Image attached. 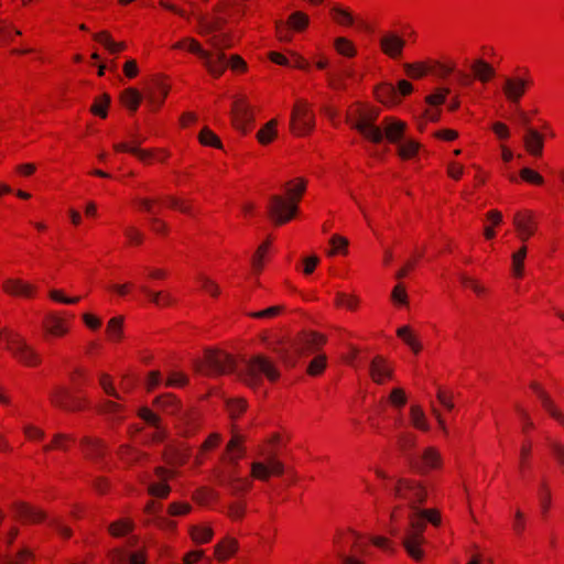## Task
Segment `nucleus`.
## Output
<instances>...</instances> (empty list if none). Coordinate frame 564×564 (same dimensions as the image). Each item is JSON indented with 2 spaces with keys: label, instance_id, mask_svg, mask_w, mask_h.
I'll return each instance as SVG.
<instances>
[{
  "label": "nucleus",
  "instance_id": "obj_39",
  "mask_svg": "<svg viewBox=\"0 0 564 564\" xmlns=\"http://www.w3.org/2000/svg\"><path fill=\"white\" fill-rule=\"evenodd\" d=\"M278 137V119L269 120L258 132L257 141L262 145L272 143Z\"/></svg>",
  "mask_w": 564,
  "mask_h": 564
},
{
  "label": "nucleus",
  "instance_id": "obj_14",
  "mask_svg": "<svg viewBox=\"0 0 564 564\" xmlns=\"http://www.w3.org/2000/svg\"><path fill=\"white\" fill-rule=\"evenodd\" d=\"M2 291L9 296L32 299L36 294V286L20 278H7L2 282Z\"/></svg>",
  "mask_w": 564,
  "mask_h": 564
},
{
  "label": "nucleus",
  "instance_id": "obj_26",
  "mask_svg": "<svg viewBox=\"0 0 564 564\" xmlns=\"http://www.w3.org/2000/svg\"><path fill=\"white\" fill-rule=\"evenodd\" d=\"M424 543V538H420L417 534L405 533L402 545L405 549L408 555L414 561H422L424 558V550L422 545Z\"/></svg>",
  "mask_w": 564,
  "mask_h": 564
},
{
  "label": "nucleus",
  "instance_id": "obj_10",
  "mask_svg": "<svg viewBox=\"0 0 564 564\" xmlns=\"http://www.w3.org/2000/svg\"><path fill=\"white\" fill-rule=\"evenodd\" d=\"M284 473V464L275 456L251 464L250 475L253 479L268 481L272 476L280 477Z\"/></svg>",
  "mask_w": 564,
  "mask_h": 564
},
{
  "label": "nucleus",
  "instance_id": "obj_53",
  "mask_svg": "<svg viewBox=\"0 0 564 564\" xmlns=\"http://www.w3.org/2000/svg\"><path fill=\"white\" fill-rule=\"evenodd\" d=\"M17 358L29 367H36L41 364L40 355L26 345L21 352L17 356Z\"/></svg>",
  "mask_w": 564,
  "mask_h": 564
},
{
  "label": "nucleus",
  "instance_id": "obj_40",
  "mask_svg": "<svg viewBox=\"0 0 564 564\" xmlns=\"http://www.w3.org/2000/svg\"><path fill=\"white\" fill-rule=\"evenodd\" d=\"M460 284L470 290L474 295L480 297L485 296L488 293V289L485 286V284L476 276L462 273L459 275Z\"/></svg>",
  "mask_w": 564,
  "mask_h": 564
},
{
  "label": "nucleus",
  "instance_id": "obj_32",
  "mask_svg": "<svg viewBox=\"0 0 564 564\" xmlns=\"http://www.w3.org/2000/svg\"><path fill=\"white\" fill-rule=\"evenodd\" d=\"M409 419L414 429L423 432L430 431L431 425L422 405L412 404L409 409Z\"/></svg>",
  "mask_w": 564,
  "mask_h": 564
},
{
  "label": "nucleus",
  "instance_id": "obj_11",
  "mask_svg": "<svg viewBox=\"0 0 564 564\" xmlns=\"http://www.w3.org/2000/svg\"><path fill=\"white\" fill-rule=\"evenodd\" d=\"M379 128L381 142L387 140L388 143L395 145L406 138L408 123L397 117L383 118Z\"/></svg>",
  "mask_w": 564,
  "mask_h": 564
},
{
  "label": "nucleus",
  "instance_id": "obj_48",
  "mask_svg": "<svg viewBox=\"0 0 564 564\" xmlns=\"http://www.w3.org/2000/svg\"><path fill=\"white\" fill-rule=\"evenodd\" d=\"M198 142L203 147H210L215 149H223V142L219 137L208 127L202 128L198 133Z\"/></svg>",
  "mask_w": 564,
  "mask_h": 564
},
{
  "label": "nucleus",
  "instance_id": "obj_37",
  "mask_svg": "<svg viewBox=\"0 0 564 564\" xmlns=\"http://www.w3.org/2000/svg\"><path fill=\"white\" fill-rule=\"evenodd\" d=\"M360 303V297L351 292H337L335 295V305L350 312L357 311Z\"/></svg>",
  "mask_w": 564,
  "mask_h": 564
},
{
  "label": "nucleus",
  "instance_id": "obj_34",
  "mask_svg": "<svg viewBox=\"0 0 564 564\" xmlns=\"http://www.w3.org/2000/svg\"><path fill=\"white\" fill-rule=\"evenodd\" d=\"M470 68L475 77L481 83H488L496 75L495 68L481 58L475 59Z\"/></svg>",
  "mask_w": 564,
  "mask_h": 564
},
{
  "label": "nucleus",
  "instance_id": "obj_38",
  "mask_svg": "<svg viewBox=\"0 0 564 564\" xmlns=\"http://www.w3.org/2000/svg\"><path fill=\"white\" fill-rule=\"evenodd\" d=\"M243 438L240 435H234L226 447V459L231 464H237L242 457L245 448L242 446Z\"/></svg>",
  "mask_w": 564,
  "mask_h": 564
},
{
  "label": "nucleus",
  "instance_id": "obj_58",
  "mask_svg": "<svg viewBox=\"0 0 564 564\" xmlns=\"http://www.w3.org/2000/svg\"><path fill=\"white\" fill-rule=\"evenodd\" d=\"M327 365V357L323 354L315 356L307 367V373L310 376H319L323 373Z\"/></svg>",
  "mask_w": 564,
  "mask_h": 564
},
{
  "label": "nucleus",
  "instance_id": "obj_30",
  "mask_svg": "<svg viewBox=\"0 0 564 564\" xmlns=\"http://www.w3.org/2000/svg\"><path fill=\"white\" fill-rule=\"evenodd\" d=\"M198 33L206 35L219 31L226 24V19L212 18L208 14L197 17Z\"/></svg>",
  "mask_w": 564,
  "mask_h": 564
},
{
  "label": "nucleus",
  "instance_id": "obj_1",
  "mask_svg": "<svg viewBox=\"0 0 564 564\" xmlns=\"http://www.w3.org/2000/svg\"><path fill=\"white\" fill-rule=\"evenodd\" d=\"M347 535L351 540L350 552L338 553L339 564H367L366 558L371 555L369 543L384 551H393L392 541L386 536L370 535L366 538L355 530H349Z\"/></svg>",
  "mask_w": 564,
  "mask_h": 564
},
{
  "label": "nucleus",
  "instance_id": "obj_43",
  "mask_svg": "<svg viewBox=\"0 0 564 564\" xmlns=\"http://www.w3.org/2000/svg\"><path fill=\"white\" fill-rule=\"evenodd\" d=\"M487 225L484 227L482 234L486 240H492L496 237L495 227L502 223V214L497 209H491L486 214Z\"/></svg>",
  "mask_w": 564,
  "mask_h": 564
},
{
  "label": "nucleus",
  "instance_id": "obj_50",
  "mask_svg": "<svg viewBox=\"0 0 564 564\" xmlns=\"http://www.w3.org/2000/svg\"><path fill=\"white\" fill-rule=\"evenodd\" d=\"M334 48L339 55L354 57L357 54L355 44L347 37L339 36L334 40Z\"/></svg>",
  "mask_w": 564,
  "mask_h": 564
},
{
  "label": "nucleus",
  "instance_id": "obj_31",
  "mask_svg": "<svg viewBox=\"0 0 564 564\" xmlns=\"http://www.w3.org/2000/svg\"><path fill=\"white\" fill-rule=\"evenodd\" d=\"M305 189L306 181L302 177H296L285 184V195L283 197L299 206Z\"/></svg>",
  "mask_w": 564,
  "mask_h": 564
},
{
  "label": "nucleus",
  "instance_id": "obj_49",
  "mask_svg": "<svg viewBox=\"0 0 564 564\" xmlns=\"http://www.w3.org/2000/svg\"><path fill=\"white\" fill-rule=\"evenodd\" d=\"M200 289L210 297L217 299L221 295V288L219 283L209 275L203 274L199 276Z\"/></svg>",
  "mask_w": 564,
  "mask_h": 564
},
{
  "label": "nucleus",
  "instance_id": "obj_44",
  "mask_svg": "<svg viewBox=\"0 0 564 564\" xmlns=\"http://www.w3.org/2000/svg\"><path fill=\"white\" fill-rule=\"evenodd\" d=\"M330 17L332 20L340 26L349 28L355 23V18L351 12L340 6L332 7Z\"/></svg>",
  "mask_w": 564,
  "mask_h": 564
},
{
  "label": "nucleus",
  "instance_id": "obj_47",
  "mask_svg": "<svg viewBox=\"0 0 564 564\" xmlns=\"http://www.w3.org/2000/svg\"><path fill=\"white\" fill-rule=\"evenodd\" d=\"M329 257L346 256L348 253L349 240L341 235H333L329 238Z\"/></svg>",
  "mask_w": 564,
  "mask_h": 564
},
{
  "label": "nucleus",
  "instance_id": "obj_36",
  "mask_svg": "<svg viewBox=\"0 0 564 564\" xmlns=\"http://www.w3.org/2000/svg\"><path fill=\"white\" fill-rule=\"evenodd\" d=\"M119 100L128 110L135 112L142 101V95L137 88L129 87L122 90Z\"/></svg>",
  "mask_w": 564,
  "mask_h": 564
},
{
  "label": "nucleus",
  "instance_id": "obj_55",
  "mask_svg": "<svg viewBox=\"0 0 564 564\" xmlns=\"http://www.w3.org/2000/svg\"><path fill=\"white\" fill-rule=\"evenodd\" d=\"M416 516L431 523L433 527H440L442 524V514L438 509H419L416 508Z\"/></svg>",
  "mask_w": 564,
  "mask_h": 564
},
{
  "label": "nucleus",
  "instance_id": "obj_27",
  "mask_svg": "<svg viewBox=\"0 0 564 564\" xmlns=\"http://www.w3.org/2000/svg\"><path fill=\"white\" fill-rule=\"evenodd\" d=\"M443 464V458L440 451L435 447H426L421 454V473H427L429 470L440 469Z\"/></svg>",
  "mask_w": 564,
  "mask_h": 564
},
{
  "label": "nucleus",
  "instance_id": "obj_2",
  "mask_svg": "<svg viewBox=\"0 0 564 564\" xmlns=\"http://www.w3.org/2000/svg\"><path fill=\"white\" fill-rule=\"evenodd\" d=\"M261 376L270 381H276L280 372L272 360L263 355H254L243 361L238 372L240 380L248 387L257 388L261 384Z\"/></svg>",
  "mask_w": 564,
  "mask_h": 564
},
{
  "label": "nucleus",
  "instance_id": "obj_62",
  "mask_svg": "<svg viewBox=\"0 0 564 564\" xmlns=\"http://www.w3.org/2000/svg\"><path fill=\"white\" fill-rule=\"evenodd\" d=\"M141 290L150 297L151 302L158 306H165L171 304V297L167 293L161 291H151L147 286H142Z\"/></svg>",
  "mask_w": 564,
  "mask_h": 564
},
{
  "label": "nucleus",
  "instance_id": "obj_52",
  "mask_svg": "<svg viewBox=\"0 0 564 564\" xmlns=\"http://www.w3.org/2000/svg\"><path fill=\"white\" fill-rule=\"evenodd\" d=\"M465 165L454 159H448L446 162V175L454 182H459L465 175Z\"/></svg>",
  "mask_w": 564,
  "mask_h": 564
},
{
  "label": "nucleus",
  "instance_id": "obj_46",
  "mask_svg": "<svg viewBox=\"0 0 564 564\" xmlns=\"http://www.w3.org/2000/svg\"><path fill=\"white\" fill-rule=\"evenodd\" d=\"M110 102V96L108 94H101L94 99L90 106V112L94 116L105 119L108 116Z\"/></svg>",
  "mask_w": 564,
  "mask_h": 564
},
{
  "label": "nucleus",
  "instance_id": "obj_33",
  "mask_svg": "<svg viewBox=\"0 0 564 564\" xmlns=\"http://www.w3.org/2000/svg\"><path fill=\"white\" fill-rule=\"evenodd\" d=\"M18 517L29 523H37L45 519V512L36 507L28 503H19L17 506Z\"/></svg>",
  "mask_w": 564,
  "mask_h": 564
},
{
  "label": "nucleus",
  "instance_id": "obj_8",
  "mask_svg": "<svg viewBox=\"0 0 564 564\" xmlns=\"http://www.w3.org/2000/svg\"><path fill=\"white\" fill-rule=\"evenodd\" d=\"M268 213L275 226H282L296 217L299 206L283 196L276 195L270 199Z\"/></svg>",
  "mask_w": 564,
  "mask_h": 564
},
{
  "label": "nucleus",
  "instance_id": "obj_64",
  "mask_svg": "<svg viewBox=\"0 0 564 564\" xmlns=\"http://www.w3.org/2000/svg\"><path fill=\"white\" fill-rule=\"evenodd\" d=\"M23 434L29 441H42L44 438V431L36 424L25 423L22 426Z\"/></svg>",
  "mask_w": 564,
  "mask_h": 564
},
{
  "label": "nucleus",
  "instance_id": "obj_15",
  "mask_svg": "<svg viewBox=\"0 0 564 564\" xmlns=\"http://www.w3.org/2000/svg\"><path fill=\"white\" fill-rule=\"evenodd\" d=\"M369 377L377 384H383L393 377V368L389 360L381 356H375L369 365Z\"/></svg>",
  "mask_w": 564,
  "mask_h": 564
},
{
  "label": "nucleus",
  "instance_id": "obj_25",
  "mask_svg": "<svg viewBox=\"0 0 564 564\" xmlns=\"http://www.w3.org/2000/svg\"><path fill=\"white\" fill-rule=\"evenodd\" d=\"M375 96L379 102L388 107L400 105L401 97L392 84L383 83L376 87Z\"/></svg>",
  "mask_w": 564,
  "mask_h": 564
},
{
  "label": "nucleus",
  "instance_id": "obj_6",
  "mask_svg": "<svg viewBox=\"0 0 564 564\" xmlns=\"http://www.w3.org/2000/svg\"><path fill=\"white\" fill-rule=\"evenodd\" d=\"M394 495L397 498L406 500L411 503V508L415 510L417 505L424 503L429 491L424 482L410 479L399 478L394 486Z\"/></svg>",
  "mask_w": 564,
  "mask_h": 564
},
{
  "label": "nucleus",
  "instance_id": "obj_60",
  "mask_svg": "<svg viewBox=\"0 0 564 564\" xmlns=\"http://www.w3.org/2000/svg\"><path fill=\"white\" fill-rule=\"evenodd\" d=\"M519 175L522 181H524L529 184L536 185V186H541L544 184V177L539 172H536L530 167L521 169L519 172Z\"/></svg>",
  "mask_w": 564,
  "mask_h": 564
},
{
  "label": "nucleus",
  "instance_id": "obj_45",
  "mask_svg": "<svg viewBox=\"0 0 564 564\" xmlns=\"http://www.w3.org/2000/svg\"><path fill=\"white\" fill-rule=\"evenodd\" d=\"M405 74L412 79H420L432 70L431 64L425 62L406 63L403 65Z\"/></svg>",
  "mask_w": 564,
  "mask_h": 564
},
{
  "label": "nucleus",
  "instance_id": "obj_41",
  "mask_svg": "<svg viewBox=\"0 0 564 564\" xmlns=\"http://www.w3.org/2000/svg\"><path fill=\"white\" fill-rule=\"evenodd\" d=\"M528 248L525 245L511 254V272L516 279H521L524 274V260L527 258Z\"/></svg>",
  "mask_w": 564,
  "mask_h": 564
},
{
  "label": "nucleus",
  "instance_id": "obj_51",
  "mask_svg": "<svg viewBox=\"0 0 564 564\" xmlns=\"http://www.w3.org/2000/svg\"><path fill=\"white\" fill-rule=\"evenodd\" d=\"M220 440H221V437H220V435L218 433L210 434L206 438V441L202 444L197 455L195 456V464L196 465H200L203 463L204 455L207 452H210L214 448H216L219 445Z\"/></svg>",
  "mask_w": 564,
  "mask_h": 564
},
{
  "label": "nucleus",
  "instance_id": "obj_61",
  "mask_svg": "<svg viewBox=\"0 0 564 564\" xmlns=\"http://www.w3.org/2000/svg\"><path fill=\"white\" fill-rule=\"evenodd\" d=\"M126 558L129 560V564H144L145 562V555L142 551L127 554L124 551L118 550L113 553V560H118V562Z\"/></svg>",
  "mask_w": 564,
  "mask_h": 564
},
{
  "label": "nucleus",
  "instance_id": "obj_9",
  "mask_svg": "<svg viewBox=\"0 0 564 564\" xmlns=\"http://www.w3.org/2000/svg\"><path fill=\"white\" fill-rule=\"evenodd\" d=\"M512 225L514 232L522 245H525L538 230L535 215L530 209H520L513 214Z\"/></svg>",
  "mask_w": 564,
  "mask_h": 564
},
{
  "label": "nucleus",
  "instance_id": "obj_28",
  "mask_svg": "<svg viewBox=\"0 0 564 564\" xmlns=\"http://www.w3.org/2000/svg\"><path fill=\"white\" fill-rule=\"evenodd\" d=\"M106 336L110 343L118 344L124 338V317L121 315L111 317L106 325Z\"/></svg>",
  "mask_w": 564,
  "mask_h": 564
},
{
  "label": "nucleus",
  "instance_id": "obj_4",
  "mask_svg": "<svg viewBox=\"0 0 564 564\" xmlns=\"http://www.w3.org/2000/svg\"><path fill=\"white\" fill-rule=\"evenodd\" d=\"M379 116L377 108L355 106L348 111L349 123L367 140L372 143H381L380 128L375 122Z\"/></svg>",
  "mask_w": 564,
  "mask_h": 564
},
{
  "label": "nucleus",
  "instance_id": "obj_35",
  "mask_svg": "<svg viewBox=\"0 0 564 564\" xmlns=\"http://www.w3.org/2000/svg\"><path fill=\"white\" fill-rule=\"evenodd\" d=\"M310 17L303 11L292 12L286 21H283L290 30L295 33H303L310 25Z\"/></svg>",
  "mask_w": 564,
  "mask_h": 564
},
{
  "label": "nucleus",
  "instance_id": "obj_22",
  "mask_svg": "<svg viewBox=\"0 0 564 564\" xmlns=\"http://www.w3.org/2000/svg\"><path fill=\"white\" fill-rule=\"evenodd\" d=\"M523 145L528 154L540 158L544 150V135L536 129L529 128L523 135Z\"/></svg>",
  "mask_w": 564,
  "mask_h": 564
},
{
  "label": "nucleus",
  "instance_id": "obj_23",
  "mask_svg": "<svg viewBox=\"0 0 564 564\" xmlns=\"http://www.w3.org/2000/svg\"><path fill=\"white\" fill-rule=\"evenodd\" d=\"M239 550V542L236 538L226 535L214 547V556L218 562L228 561Z\"/></svg>",
  "mask_w": 564,
  "mask_h": 564
},
{
  "label": "nucleus",
  "instance_id": "obj_54",
  "mask_svg": "<svg viewBox=\"0 0 564 564\" xmlns=\"http://www.w3.org/2000/svg\"><path fill=\"white\" fill-rule=\"evenodd\" d=\"M391 301L394 305L400 307L409 306V294L406 288L399 283L391 291Z\"/></svg>",
  "mask_w": 564,
  "mask_h": 564
},
{
  "label": "nucleus",
  "instance_id": "obj_7",
  "mask_svg": "<svg viewBox=\"0 0 564 564\" xmlns=\"http://www.w3.org/2000/svg\"><path fill=\"white\" fill-rule=\"evenodd\" d=\"M326 341V335L316 330L304 329L292 339L291 349L295 356L304 357L321 350Z\"/></svg>",
  "mask_w": 564,
  "mask_h": 564
},
{
  "label": "nucleus",
  "instance_id": "obj_42",
  "mask_svg": "<svg viewBox=\"0 0 564 564\" xmlns=\"http://www.w3.org/2000/svg\"><path fill=\"white\" fill-rule=\"evenodd\" d=\"M214 535V530L208 524H198L189 528V536L196 544L208 543Z\"/></svg>",
  "mask_w": 564,
  "mask_h": 564
},
{
  "label": "nucleus",
  "instance_id": "obj_57",
  "mask_svg": "<svg viewBox=\"0 0 564 564\" xmlns=\"http://www.w3.org/2000/svg\"><path fill=\"white\" fill-rule=\"evenodd\" d=\"M129 246H140L144 241V234L135 226H129L123 231Z\"/></svg>",
  "mask_w": 564,
  "mask_h": 564
},
{
  "label": "nucleus",
  "instance_id": "obj_13",
  "mask_svg": "<svg viewBox=\"0 0 564 564\" xmlns=\"http://www.w3.org/2000/svg\"><path fill=\"white\" fill-rule=\"evenodd\" d=\"M381 52L391 59H400L405 47V40L394 31L386 32L379 40Z\"/></svg>",
  "mask_w": 564,
  "mask_h": 564
},
{
  "label": "nucleus",
  "instance_id": "obj_3",
  "mask_svg": "<svg viewBox=\"0 0 564 564\" xmlns=\"http://www.w3.org/2000/svg\"><path fill=\"white\" fill-rule=\"evenodd\" d=\"M193 368L202 375L221 376L234 370L235 359L223 349L206 348L200 357L193 360Z\"/></svg>",
  "mask_w": 564,
  "mask_h": 564
},
{
  "label": "nucleus",
  "instance_id": "obj_16",
  "mask_svg": "<svg viewBox=\"0 0 564 564\" xmlns=\"http://www.w3.org/2000/svg\"><path fill=\"white\" fill-rule=\"evenodd\" d=\"M231 118L235 128L246 131L253 121V109L245 99H237L232 104Z\"/></svg>",
  "mask_w": 564,
  "mask_h": 564
},
{
  "label": "nucleus",
  "instance_id": "obj_21",
  "mask_svg": "<svg viewBox=\"0 0 564 564\" xmlns=\"http://www.w3.org/2000/svg\"><path fill=\"white\" fill-rule=\"evenodd\" d=\"M397 337L409 347L414 355H419L423 350V344L411 325H402L395 329Z\"/></svg>",
  "mask_w": 564,
  "mask_h": 564
},
{
  "label": "nucleus",
  "instance_id": "obj_17",
  "mask_svg": "<svg viewBox=\"0 0 564 564\" xmlns=\"http://www.w3.org/2000/svg\"><path fill=\"white\" fill-rule=\"evenodd\" d=\"M46 334L53 338H62L68 335L69 324L65 317L57 313H50L43 322Z\"/></svg>",
  "mask_w": 564,
  "mask_h": 564
},
{
  "label": "nucleus",
  "instance_id": "obj_12",
  "mask_svg": "<svg viewBox=\"0 0 564 564\" xmlns=\"http://www.w3.org/2000/svg\"><path fill=\"white\" fill-rule=\"evenodd\" d=\"M530 80L521 75H511L503 78L501 86L502 94L507 101L517 105L525 95Z\"/></svg>",
  "mask_w": 564,
  "mask_h": 564
},
{
  "label": "nucleus",
  "instance_id": "obj_19",
  "mask_svg": "<svg viewBox=\"0 0 564 564\" xmlns=\"http://www.w3.org/2000/svg\"><path fill=\"white\" fill-rule=\"evenodd\" d=\"M199 58L203 61V65L206 70L214 77H219L226 69V55L224 52H210L204 50Z\"/></svg>",
  "mask_w": 564,
  "mask_h": 564
},
{
  "label": "nucleus",
  "instance_id": "obj_18",
  "mask_svg": "<svg viewBox=\"0 0 564 564\" xmlns=\"http://www.w3.org/2000/svg\"><path fill=\"white\" fill-rule=\"evenodd\" d=\"M152 83L156 89V93H151L148 96L149 105L154 109H159L163 106L165 98L171 90V84L167 80V76L160 74L152 78Z\"/></svg>",
  "mask_w": 564,
  "mask_h": 564
},
{
  "label": "nucleus",
  "instance_id": "obj_59",
  "mask_svg": "<svg viewBox=\"0 0 564 564\" xmlns=\"http://www.w3.org/2000/svg\"><path fill=\"white\" fill-rule=\"evenodd\" d=\"M132 530V522L127 519L118 520L109 525V532L112 536H123Z\"/></svg>",
  "mask_w": 564,
  "mask_h": 564
},
{
  "label": "nucleus",
  "instance_id": "obj_29",
  "mask_svg": "<svg viewBox=\"0 0 564 564\" xmlns=\"http://www.w3.org/2000/svg\"><path fill=\"white\" fill-rule=\"evenodd\" d=\"M0 340L3 341L4 348L15 357L28 345L18 334L8 329L0 332Z\"/></svg>",
  "mask_w": 564,
  "mask_h": 564
},
{
  "label": "nucleus",
  "instance_id": "obj_24",
  "mask_svg": "<svg viewBox=\"0 0 564 564\" xmlns=\"http://www.w3.org/2000/svg\"><path fill=\"white\" fill-rule=\"evenodd\" d=\"M270 250L271 239L267 238L257 247V249L252 253L250 265L254 274H260L263 271L267 259L270 254Z\"/></svg>",
  "mask_w": 564,
  "mask_h": 564
},
{
  "label": "nucleus",
  "instance_id": "obj_20",
  "mask_svg": "<svg viewBox=\"0 0 564 564\" xmlns=\"http://www.w3.org/2000/svg\"><path fill=\"white\" fill-rule=\"evenodd\" d=\"M395 153L401 161H415L419 159L422 144L414 138L406 137L395 145Z\"/></svg>",
  "mask_w": 564,
  "mask_h": 564
},
{
  "label": "nucleus",
  "instance_id": "obj_5",
  "mask_svg": "<svg viewBox=\"0 0 564 564\" xmlns=\"http://www.w3.org/2000/svg\"><path fill=\"white\" fill-rule=\"evenodd\" d=\"M289 128L295 137H306L315 128L313 105L303 98L296 99L291 109Z\"/></svg>",
  "mask_w": 564,
  "mask_h": 564
},
{
  "label": "nucleus",
  "instance_id": "obj_63",
  "mask_svg": "<svg viewBox=\"0 0 564 564\" xmlns=\"http://www.w3.org/2000/svg\"><path fill=\"white\" fill-rule=\"evenodd\" d=\"M441 110L434 108H427L423 111L422 116L417 120V129L420 131L424 130V127L427 122H436L441 118Z\"/></svg>",
  "mask_w": 564,
  "mask_h": 564
},
{
  "label": "nucleus",
  "instance_id": "obj_56",
  "mask_svg": "<svg viewBox=\"0 0 564 564\" xmlns=\"http://www.w3.org/2000/svg\"><path fill=\"white\" fill-rule=\"evenodd\" d=\"M175 50H187L191 53L196 54L198 57L203 53L204 48L200 43L193 37H185L173 45Z\"/></svg>",
  "mask_w": 564,
  "mask_h": 564
}]
</instances>
